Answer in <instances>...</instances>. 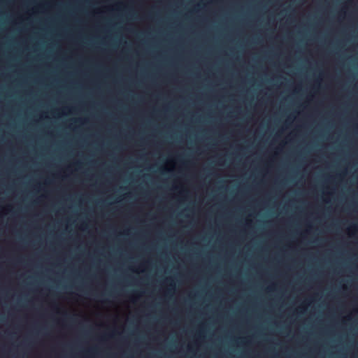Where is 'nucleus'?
<instances>
[{"label":"nucleus","mask_w":358,"mask_h":358,"mask_svg":"<svg viewBox=\"0 0 358 358\" xmlns=\"http://www.w3.org/2000/svg\"><path fill=\"white\" fill-rule=\"evenodd\" d=\"M352 228L353 229H356V227H355V226H353Z\"/></svg>","instance_id":"f257e3e1"}]
</instances>
